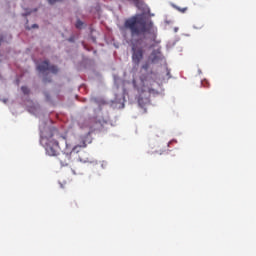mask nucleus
I'll return each mask as SVG.
<instances>
[{
    "label": "nucleus",
    "instance_id": "obj_1",
    "mask_svg": "<svg viewBox=\"0 0 256 256\" xmlns=\"http://www.w3.org/2000/svg\"><path fill=\"white\" fill-rule=\"evenodd\" d=\"M124 29L130 33L129 45L131 48V61L135 66H139L145 55L147 43L155 42L158 29L152 21H146L142 17L132 16L124 21Z\"/></svg>",
    "mask_w": 256,
    "mask_h": 256
},
{
    "label": "nucleus",
    "instance_id": "obj_2",
    "mask_svg": "<svg viewBox=\"0 0 256 256\" xmlns=\"http://www.w3.org/2000/svg\"><path fill=\"white\" fill-rule=\"evenodd\" d=\"M60 143L69 147L67 138L58 133L56 129L46 128L41 131V144L46 150V154L50 157H57L61 151Z\"/></svg>",
    "mask_w": 256,
    "mask_h": 256
},
{
    "label": "nucleus",
    "instance_id": "obj_3",
    "mask_svg": "<svg viewBox=\"0 0 256 256\" xmlns=\"http://www.w3.org/2000/svg\"><path fill=\"white\" fill-rule=\"evenodd\" d=\"M140 86L137 85L135 79L132 80V85L135 90L138 92V106L144 108L147 104L150 103V96L156 93V90L147 86L148 74H141L139 77Z\"/></svg>",
    "mask_w": 256,
    "mask_h": 256
},
{
    "label": "nucleus",
    "instance_id": "obj_4",
    "mask_svg": "<svg viewBox=\"0 0 256 256\" xmlns=\"http://www.w3.org/2000/svg\"><path fill=\"white\" fill-rule=\"evenodd\" d=\"M75 155L76 154L71 149V144H68V147L66 146V149H64V151L62 153H58V155H57L58 162H60V166L68 167L69 165H71V163L73 161V157Z\"/></svg>",
    "mask_w": 256,
    "mask_h": 256
},
{
    "label": "nucleus",
    "instance_id": "obj_5",
    "mask_svg": "<svg viewBox=\"0 0 256 256\" xmlns=\"http://www.w3.org/2000/svg\"><path fill=\"white\" fill-rule=\"evenodd\" d=\"M38 71L41 73H45L47 71L51 72L52 74L56 75L59 73V69L56 65H50L48 60L41 62L38 67Z\"/></svg>",
    "mask_w": 256,
    "mask_h": 256
},
{
    "label": "nucleus",
    "instance_id": "obj_6",
    "mask_svg": "<svg viewBox=\"0 0 256 256\" xmlns=\"http://www.w3.org/2000/svg\"><path fill=\"white\" fill-rule=\"evenodd\" d=\"M87 147L86 140L84 137L78 138V141L76 142V145L74 147L70 148L73 153L79 154L82 149H85Z\"/></svg>",
    "mask_w": 256,
    "mask_h": 256
},
{
    "label": "nucleus",
    "instance_id": "obj_7",
    "mask_svg": "<svg viewBox=\"0 0 256 256\" xmlns=\"http://www.w3.org/2000/svg\"><path fill=\"white\" fill-rule=\"evenodd\" d=\"M161 60V51L159 49L153 50L149 56V61L156 64Z\"/></svg>",
    "mask_w": 256,
    "mask_h": 256
},
{
    "label": "nucleus",
    "instance_id": "obj_8",
    "mask_svg": "<svg viewBox=\"0 0 256 256\" xmlns=\"http://www.w3.org/2000/svg\"><path fill=\"white\" fill-rule=\"evenodd\" d=\"M78 126H80V129L91 128L90 120L80 118V120H78Z\"/></svg>",
    "mask_w": 256,
    "mask_h": 256
},
{
    "label": "nucleus",
    "instance_id": "obj_9",
    "mask_svg": "<svg viewBox=\"0 0 256 256\" xmlns=\"http://www.w3.org/2000/svg\"><path fill=\"white\" fill-rule=\"evenodd\" d=\"M78 161L81 163H88L90 161L88 154L86 152H82V155H78Z\"/></svg>",
    "mask_w": 256,
    "mask_h": 256
},
{
    "label": "nucleus",
    "instance_id": "obj_10",
    "mask_svg": "<svg viewBox=\"0 0 256 256\" xmlns=\"http://www.w3.org/2000/svg\"><path fill=\"white\" fill-rule=\"evenodd\" d=\"M21 90H22V92H23L25 95H29V93H30L29 88L26 87V86H22Z\"/></svg>",
    "mask_w": 256,
    "mask_h": 256
},
{
    "label": "nucleus",
    "instance_id": "obj_11",
    "mask_svg": "<svg viewBox=\"0 0 256 256\" xmlns=\"http://www.w3.org/2000/svg\"><path fill=\"white\" fill-rule=\"evenodd\" d=\"M149 67H150L149 63L146 62V63H144V64L141 66V69L144 70V71H148V70H149Z\"/></svg>",
    "mask_w": 256,
    "mask_h": 256
},
{
    "label": "nucleus",
    "instance_id": "obj_12",
    "mask_svg": "<svg viewBox=\"0 0 256 256\" xmlns=\"http://www.w3.org/2000/svg\"><path fill=\"white\" fill-rule=\"evenodd\" d=\"M83 22L81 20L76 21V29H81Z\"/></svg>",
    "mask_w": 256,
    "mask_h": 256
},
{
    "label": "nucleus",
    "instance_id": "obj_13",
    "mask_svg": "<svg viewBox=\"0 0 256 256\" xmlns=\"http://www.w3.org/2000/svg\"><path fill=\"white\" fill-rule=\"evenodd\" d=\"M50 5H54L55 3H62L63 0H48Z\"/></svg>",
    "mask_w": 256,
    "mask_h": 256
},
{
    "label": "nucleus",
    "instance_id": "obj_14",
    "mask_svg": "<svg viewBox=\"0 0 256 256\" xmlns=\"http://www.w3.org/2000/svg\"><path fill=\"white\" fill-rule=\"evenodd\" d=\"M32 27H33V29H37V28H38V25H37V24H34Z\"/></svg>",
    "mask_w": 256,
    "mask_h": 256
},
{
    "label": "nucleus",
    "instance_id": "obj_15",
    "mask_svg": "<svg viewBox=\"0 0 256 256\" xmlns=\"http://www.w3.org/2000/svg\"><path fill=\"white\" fill-rule=\"evenodd\" d=\"M185 11H187V8H183V9L181 10L182 13H185Z\"/></svg>",
    "mask_w": 256,
    "mask_h": 256
},
{
    "label": "nucleus",
    "instance_id": "obj_16",
    "mask_svg": "<svg viewBox=\"0 0 256 256\" xmlns=\"http://www.w3.org/2000/svg\"><path fill=\"white\" fill-rule=\"evenodd\" d=\"M0 42H2V38H0Z\"/></svg>",
    "mask_w": 256,
    "mask_h": 256
}]
</instances>
